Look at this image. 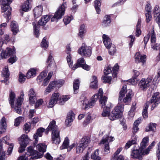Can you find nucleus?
I'll return each mask as SVG.
<instances>
[{
  "instance_id": "obj_1",
  "label": "nucleus",
  "mask_w": 160,
  "mask_h": 160,
  "mask_svg": "<svg viewBox=\"0 0 160 160\" xmlns=\"http://www.w3.org/2000/svg\"><path fill=\"white\" fill-rule=\"evenodd\" d=\"M103 92L102 88H100L98 93L93 95L91 101L88 104H86L84 109L85 110L88 108H91L95 104V102L100 97L99 102L101 104V107L104 108L102 115L103 117L108 116L109 118L111 120H114L118 119L121 118L122 114L123 109V105H117L114 109L110 113V108L107 106H104L107 101V98L103 96Z\"/></svg>"
},
{
  "instance_id": "obj_2",
  "label": "nucleus",
  "mask_w": 160,
  "mask_h": 160,
  "mask_svg": "<svg viewBox=\"0 0 160 160\" xmlns=\"http://www.w3.org/2000/svg\"><path fill=\"white\" fill-rule=\"evenodd\" d=\"M65 10V6L64 4H62L55 12L53 16H44L41 18L37 24L33 22L32 25L34 28V32L36 37H38L39 35L40 26H43L46 24L50 18L52 22H57L58 20L61 19L64 15Z\"/></svg>"
},
{
  "instance_id": "obj_3",
  "label": "nucleus",
  "mask_w": 160,
  "mask_h": 160,
  "mask_svg": "<svg viewBox=\"0 0 160 160\" xmlns=\"http://www.w3.org/2000/svg\"><path fill=\"white\" fill-rule=\"evenodd\" d=\"M136 136L134 137L133 139L131 140V148H132V152L131 156L132 158L138 159V160H142V156L145 155V149L148 145V137L144 138L141 143L140 148L137 143Z\"/></svg>"
},
{
  "instance_id": "obj_4",
  "label": "nucleus",
  "mask_w": 160,
  "mask_h": 160,
  "mask_svg": "<svg viewBox=\"0 0 160 160\" xmlns=\"http://www.w3.org/2000/svg\"><path fill=\"white\" fill-rule=\"evenodd\" d=\"M37 149L39 152L33 149V147L30 146L28 148L27 152L24 155L20 156L18 160H28V156H31L29 160H33L41 158L43 153L46 151L47 146L45 144H39L36 146Z\"/></svg>"
},
{
  "instance_id": "obj_5",
  "label": "nucleus",
  "mask_w": 160,
  "mask_h": 160,
  "mask_svg": "<svg viewBox=\"0 0 160 160\" xmlns=\"http://www.w3.org/2000/svg\"><path fill=\"white\" fill-rule=\"evenodd\" d=\"M49 131H51L52 132V142L56 144H59L60 142V131L58 127L56 124V121L54 120H53L50 122L46 129L45 133L47 134Z\"/></svg>"
},
{
  "instance_id": "obj_6",
  "label": "nucleus",
  "mask_w": 160,
  "mask_h": 160,
  "mask_svg": "<svg viewBox=\"0 0 160 160\" xmlns=\"http://www.w3.org/2000/svg\"><path fill=\"white\" fill-rule=\"evenodd\" d=\"M159 94L158 92L154 93L150 101L146 102L142 112V115L144 118H146L148 117L147 110L150 103H154L152 105L151 108V110H153L158 104L160 103V97H158Z\"/></svg>"
},
{
  "instance_id": "obj_7",
  "label": "nucleus",
  "mask_w": 160,
  "mask_h": 160,
  "mask_svg": "<svg viewBox=\"0 0 160 160\" xmlns=\"http://www.w3.org/2000/svg\"><path fill=\"white\" fill-rule=\"evenodd\" d=\"M69 98L70 97L68 95L62 96L61 97L59 96L58 93H54L52 95L48 107L49 108L52 107L58 101H59V103L60 105H63L65 102L68 101Z\"/></svg>"
},
{
  "instance_id": "obj_8",
  "label": "nucleus",
  "mask_w": 160,
  "mask_h": 160,
  "mask_svg": "<svg viewBox=\"0 0 160 160\" xmlns=\"http://www.w3.org/2000/svg\"><path fill=\"white\" fill-rule=\"evenodd\" d=\"M12 1V0H3L2 2V8L5 12L3 16L7 19L8 22L11 18V10L12 9L9 5Z\"/></svg>"
},
{
  "instance_id": "obj_9",
  "label": "nucleus",
  "mask_w": 160,
  "mask_h": 160,
  "mask_svg": "<svg viewBox=\"0 0 160 160\" xmlns=\"http://www.w3.org/2000/svg\"><path fill=\"white\" fill-rule=\"evenodd\" d=\"M90 141V138L88 137L85 136L82 138L79 143L77 144L76 153H79L82 152L84 150L88 147Z\"/></svg>"
},
{
  "instance_id": "obj_10",
  "label": "nucleus",
  "mask_w": 160,
  "mask_h": 160,
  "mask_svg": "<svg viewBox=\"0 0 160 160\" xmlns=\"http://www.w3.org/2000/svg\"><path fill=\"white\" fill-rule=\"evenodd\" d=\"M127 86L124 85L122 87L121 91L119 92V96L118 98V105L119 104V106L120 105H124L122 103H121L122 102H123L124 103L126 104L128 101L130 99V92H128V95H126L125 98L123 99V97H124L126 92L127 90Z\"/></svg>"
},
{
  "instance_id": "obj_11",
  "label": "nucleus",
  "mask_w": 160,
  "mask_h": 160,
  "mask_svg": "<svg viewBox=\"0 0 160 160\" xmlns=\"http://www.w3.org/2000/svg\"><path fill=\"white\" fill-rule=\"evenodd\" d=\"M18 141L20 145L18 152H22L25 150V148L29 142L30 139L27 135L24 134L18 138Z\"/></svg>"
},
{
  "instance_id": "obj_12",
  "label": "nucleus",
  "mask_w": 160,
  "mask_h": 160,
  "mask_svg": "<svg viewBox=\"0 0 160 160\" xmlns=\"http://www.w3.org/2000/svg\"><path fill=\"white\" fill-rule=\"evenodd\" d=\"M114 139L113 137H109L107 135H105L103 137L100 142L101 143H105L104 148V154H107L110 152V148L108 142L113 141Z\"/></svg>"
},
{
  "instance_id": "obj_13",
  "label": "nucleus",
  "mask_w": 160,
  "mask_h": 160,
  "mask_svg": "<svg viewBox=\"0 0 160 160\" xmlns=\"http://www.w3.org/2000/svg\"><path fill=\"white\" fill-rule=\"evenodd\" d=\"M78 53L81 55L87 57L90 56L92 54V48L87 46L84 44H82L81 47L78 50Z\"/></svg>"
},
{
  "instance_id": "obj_14",
  "label": "nucleus",
  "mask_w": 160,
  "mask_h": 160,
  "mask_svg": "<svg viewBox=\"0 0 160 160\" xmlns=\"http://www.w3.org/2000/svg\"><path fill=\"white\" fill-rule=\"evenodd\" d=\"M15 48H13L12 49L8 48L5 51H2L0 56V58L2 59L3 58H7L10 56H12L13 54L15 53Z\"/></svg>"
},
{
  "instance_id": "obj_15",
  "label": "nucleus",
  "mask_w": 160,
  "mask_h": 160,
  "mask_svg": "<svg viewBox=\"0 0 160 160\" xmlns=\"http://www.w3.org/2000/svg\"><path fill=\"white\" fill-rule=\"evenodd\" d=\"M112 72V70L109 67H106L104 70V73L106 76H102V78L104 80V83H111L112 78L111 76H107V75L110 73Z\"/></svg>"
},
{
  "instance_id": "obj_16",
  "label": "nucleus",
  "mask_w": 160,
  "mask_h": 160,
  "mask_svg": "<svg viewBox=\"0 0 160 160\" xmlns=\"http://www.w3.org/2000/svg\"><path fill=\"white\" fill-rule=\"evenodd\" d=\"M153 14L154 18H156L155 21L158 24L160 29V9L158 5H156L154 7L153 10Z\"/></svg>"
},
{
  "instance_id": "obj_17",
  "label": "nucleus",
  "mask_w": 160,
  "mask_h": 160,
  "mask_svg": "<svg viewBox=\"0 0 160 160\" xmlns=\"http://www.w3.org/2000/svg\"><path fill=\"white\" fill-rule=\"evenodd\" d=\"M133 73L132 77L131 78V85H136L138 84L139 81V79L137 78L140 75V72L138 71L133 70Z\"/></svg>"
},
{
  "instance_id": "obj_18",
  "label": "nucleus",
  "mask_w": 160,
  "mask_h": 160,
  "mask_svg": "<svg viewBox=\"0 0 160 160\" xmlns=\"http://www.w3.org/2000/svg\"><path fill=\"white\" fill-rule=\"evenodd\" d=\"M45 131V129L43 128H40L37 130L35 134L33 135V138L35 140L34 144L37 143L38 141V136L41 137L42 136V133Z\"/></svg>"
},
{
  "instance_id": "obj_19",
  "label": "nucleus",
  "mask_w": 160,
  "mask_h": 160,
  "mask_svg": "<svg viewBox=\"0 0 160 160\" xmlns=\"http://www.w3.org/2000/svg\"><path fill=\"white\" fill-rule=\"evenodd\" d=\"M103 42L106 48H109L112 45L111 42V40L108 35L104 34L102 35Z\"/></svg>"
},
{
  "instance_id": "obj_20",
  "label": "nucleus",
  "mask_w": 160,
  "mask_h": 160,
  "mask_svg": "<svg viewBox=\"0 0 160 160\" xmlns=\"http://www.w3.org/2000/svg\"><path fill=\"white\" fill-rule=\"evenodd\" d=\"M75 114L72 111H70L67 114V118L65 120L67 125L69 126V124L72 122L75 118Z\"/></svg>"
},
{
  "instance_id": "obj_21",
  "label": "nucleus",
  "mask_w": 160,
  "mask_h": 160,
  "mask_svg": "<svg viewBox=\"0 0 160 160\" xmlns=\"http://www.w3.org/2000/svg\"><path fill=\"white\" fill-rule=\"evenodd\" d=\"M42 8L41 6L35 7L33 10L35 18H37L41 16L42 14Z\"/></svg>"
},
{
  "instance_id": "obj_22",
  "label": "nucleus",
  "mask_w": 160,
  "mask_h": 160,
  "mask_svg": "<svg viewBox=\"0 0 160 160\" xmlns=\"http://www.w3.org/2000/svg\"><path fill=\"white\" fill-rule=\"evenodd\" d=\"M9 102L12 108L14 107V102L15 98V93L13 92L12 90H9Z\"/></svg>"
},
{
  "instance_id": "obj_23",
  "label": "nucleus",
  "mask_w": 160,
  "mask_h": 160,
  "mask_svg": "<svg viewBox=\"0 0 160 160\" xmlns=\"http://www.w3.org/2000/svg\"><path fill=\"white\" fill-rule=\"evenodd\" d=\"M140 88L142 90L145 91L149 87V84H148L145 78H142L139 83Z\"/></svg>"
},
{
  "instance_id": "obj_24",
  "label": "nucleus",
  "mask_w": 160,
  "mask_h": 160,
  "mask_svg": "<svg viewBox=\"0 0 160 160\" xmlns=\"http://www.w3.org/2000/svg\"><path fill=\"white\" fill-rule=\"evenodd\" d=\"M52 56L51 55L49 56L47 62V63H49V64L48 65L47 68H52V70H54L56 69V66L54 61L52 60Z\"/></svg>"
},
{
  "instance_id": "obj_25",
  "label": "nucleus",
  "mask_w": 160,
  "mask_h": 160,
  "mask_svg": "<svg viewBox=\"0 0 160 160\" xmlns=\"http://www.w3.org/2000/svg\"><path fill=\"white\" fill-rule=\"evenodd\" d=\"M142 118H138L137 120H136L133 124V126L132 128V132L133 133L134 136L135 135V133L136 132L139 130L138 128V125L140 123L141 121Z\"/></svg>"
},
{
  "instance_id": "obj_26",
  "label": "nucleus",
  "mask_w": 160,
  "mask_h": 160,
  "mask_svg": "<svg viewBox=\"0 0 160 160\" xmlns=\"http://www.w3.org/2000/svg\"><path fill=\"white\" fill-rule=\"evenodd\" d=\"M85 63V62L84 58H81L77 61V62L74 65L72 69L74 70L79 67H81L82 65Z\"/></svg>"
},
{
  "instance_id": "obj_27",
  "label": "nucleus",
  "mask_w": 160,
  "mask_h": 160,
  "mask_svg": "<svg viewBox=\"0 0 160 160\" xmlns=\"http://www.w3.org/2000/svg\"><path fill=\"white\" fill-rule=\"evenodd\" d=\"M141 21L140 19L138 20L136 27L135 31V36L137 37H139L141 34L142 31L141 30Z\"/></svg>"
},
{
  "instance_id": "obj_28",
  "label": "nucleus",
  "mask_w": 160,
  "mask_h": 160,
  "mask_svg": "<svg viewBox=\"0 0 160 160\" xmlns=\"http://www.w3.org/2000/svg\"><path fill=\"white\" fill-rule=\"evenodd\" d=\"M10 27L11 31L14 35H16L18 32V26L16 22L12 21Z\"/></svg>"
},
{
  "instance_id": "obj_29",
  "label": "nucleus",
  "mask_w": 160,
  "mask_h": 160,
  "mask_svg": "<svg viewBox=\"0 0 160 160\" xmlns=\"http://www.w3.org/2000/svg\"><path fill=\"white\" fill-rule=\"evenodd\" d=\"M86 32V29L85 27V25L84 24H82L79 28L78 36L82 38H83Z\"/></svg>"
},
{
  "instance_id": "obj_30",
  "label": "nucleus",
  "mask_w": 160,
  "mask_h": 160,
  "mask_svg": "<svg viewBox=\"0 0 160 160\" xmlns=\"http://www.w3.org/2000/svg\"><path fill=\"white\" fill-rule=\"evenodd\" d=\"M32 0H27L25 2L22 6V10L23 11L27 12L31 8V5L29 3V1H31Z\"/></svg>"
},
{
  "instance_id": "obj_31",
  "label": "nucleus",
  "mask_w": 160,
  "mask_h": 160,
  "mask_svg": "<svg viewBox=\"0 0 160 160\" xmlns=\"http://www.w3.org/2000/svg\"><path fill=\"white\" fill-rule=\"evenodd\" d=\"M93 81L90 83V86L91 88L94 89L98 88V80L96 76H92Z\"/></svg>"
},
{
  "instance_id": "obj_32",
  "label": "nucleus",
  "mask_w": 160,
  "mask_h": 160,
  "mask_svg": "<svg viewBox=\"0 0 160 160\" xmlns=\"http://www.w3.org/2000/svg\"><path fill=\"white\" fill-rule=\"evenodd\" d=\"M80 81L78 79H76L74 81L73 83V88L74 93L75 94L78 93V90L79 88Z\"/></svg>"
},
{
  "instance_id": "obj_33",
  "label": "nucleus",
  "mask_w": 160,
  "mask_h": 160,
  "mask_svg": "<svg viewBox=\"0 0 160 160\" xmlns=\"http://www.w3.org/2000/svg\"><path fill=\"white\" fill-rule=\"evenodd\" d=\"M101 0H96L94 1V6L98 14H99L101 12L100 7L101 5Z\"/></svg>"
},
{
  "instance_id": "obj_34",
  "label": "nucleus",
  "mask_w": 160,
  "mask_h": 160,
  "mask_svg": "<svg viewBox=\"0 0 160 160\" xmlns=\"http://www.w3.org/2000/svg\"><path fill=\"white\" fill-rule=\"evenodd\" d=\"M156 124L151 122L146 128L145 131H155L156 130Z\"/></svg>"
},
{
  "instance_id": "obj_35",
  "label": "nucleus",
  "mask_w": 160,
  "mask_h": 160,
  "mask_svg": "<svg viewBox=\"0 0 160 160\" xmlns=\"http://www.w3.org/2000/svg\"><path fill=\"white\" fill-rule=\"evenodd\" d=\"M53 72H50L48 74V76L47 78H45L44 79L43 81L42 82V85L45 86H46L48 84L49 82V80L51 78L52 76V75Z\"/></svg>"
},
{
  "instance_id": "obj_36",
  "label": "nucleus",
  "mask_w": 160,
  "mask_h": 160,
  "mask_svg": "<svg viewBox=\"0 0 160 160\" xmlns=\"http://www.w3.org/2000/svg\"><path fill=\"white\" fill-rule=\"evenodd\" d=\"M36 74V70L35 69L32 68L29 70L27 74V77L28 78L35 76Z\"/></svg>"
},
{
  "instance_id": "obj_37",
  "label": "nucleus",
  "mask_w": 160,
  "mask_h": 160,
  "mask_svg": "<svg viewBox=\"0 0 160 160\" xmlns=\"http://www.w3.org/2000/svg\"><path fill=\"white\" fill-rule=\"evenodd\" d=\"M151 48L153 50H158L159 49V55L158 56L159 60H160V44L158 43H154L151 44Z\"/></svg>"
},
{
  "instance_id": "obj_38",
  "label": "nucleus",
  "mask_w": 160,
  "mask_h": 160,
  "mask_svg": "<svg viewBox=\"0 0 160 160\" xmlns=\"http://www.w3.org/2000/svg\"><path fill=\"white\" fill-rule=\"evenodd\" d=\"M111 22V20L110 18V16L109 15H106L104 17L103 20L102 22L103 24L105 25V26L108 25Z\"/></svg>"
},
{
  "instance_id": "obj_39",
  "label": "nucleus",
  "mask_w": 160,
  "mask_h": 160,
  "mask_svg": "<svg viewBox=\"0 0 160 160\" xmlns=\"http://www.w3.org/2000/svg\"><path fill=\"white\" fill-rule=\"evenodd\" d=\"M47 73L46 71H43L41 72L37 78V81L40 82L43 81L45 77L47 76Z\"/></svg>"
},
{
  "instance_id": "obj_40",
  "label": "nucleus",
  "mask_w": 160,
  "mask_h": 160,
  "mask_svg": "<svg viewBox=\"0 0 160 160\" xmlns=\"http://www.w3.org/2000/svg\"><path fill=\"white\" fill-rule=\"evenodd\" d=\"M99 150L97 149L95 151L94 153L92 154L91 155V158L92 159H96L98 160H100V157L98 156L99 154Z\"/></svg>"
},
{
  "instance_id": "obj_41",
  "label": "nucleus",
  "mask_w": 160,
  "mask_h": 160,
  "mask_svg": "<svg viewBox=\"0 0 160 160\" xmlns=\"http://www.w3.org/2000/svg\"><path fill=\"white\" fill-rule=\"evenodd\" d=\"M152 9V7L150 3L149 2H147V4L145 5V12L146 13H152L151 10Z\"/></svg>"
},
{
  "instance_id": "obj_42",
  "label": "nucleus",
  "mask_w": 160,
  "mask_h": 160,
  "mask_svg": "<svg viewBox=\"0 0 160 160\" xmlns=\"http://www.w3.org/2000/svg\"><path fill=\"white\" fill-rule=\"evenodd\" d=\"M69 144V140L68 137H66L62 146L60 147L61 149H63L68 148Z\"/></svg>"
},
{
  "instance_id": "obj_43",
  "label": "nucleus",
  "mask_w": 160,
  "mask_h": 160,
  "mask_svg": "<svg viewBox=\"0 0 160 160\" xmlns=\"http://www.w3.org/2000/svg\"><path fill=\"white\" fill-rule=\"evenodd\" d=\"M41 45L42 48H47L48 46V42L46 40L45 37H44L42 39L41 42Z\"/></svg>"
},
{
  "instance_id": "obj_44",
  "label": "nucleus",
  "mask_w": 160,
  "mask_h": 160,
  "mask_svg": "<svg viewBox=\"0 0 160 160\" xmlns=\"http://www.w3.org/2000/svg\"><path fill=\"white\" fill-rule=\"evenodd\" d=\"M73 16L71 15L70 17L65 16L63 19V21L64 24L66 25L69 23L73 19Z\"/></svg>"
},
{
  "instance_id": "obj_45",
  "label": "nucleus",
  "mask_w": 160,
  "mask_h": 160,
  "mask_svg": "<svg viewBox=\"0 0 160 160\" xmlns=\"http://www.w3.org/2000/svg\"><path fill=\"white\" fill-rule=\"evenodd\" d=\"M2 74V75L3 76L4 78L9 79L10 74L8 69V68H4Z\"/></svg>"
},
{
  "instance_id": "obj_46",
  "label": "nucleus",
  "mask_w": 160,
  "mask_h": 160,
  "mask_svg": "<svg viewBox=\"0 0 160 160\" xmlns=\"http://www.w3.org/2000/svg\"><path fill=\"white\" fill-rule=\"evenodd\" d=\"M145 14L146 18V22L148 23L152 18V13L145 12Z\"/></svg>"
},
{
  "instance_id": "obj_47",
  "label": "nucleus",
  "mask_w": 160,
  "mask_h": 160,
  "mask_svg": "<svg viewBox=\"0 0 160 160\" xmlns=\"http://www.w3.org/2000/svg\"><path fill=\"white\" fill-rule=\"evenodd\" d=\"M26 76L21 72H20L19 77V81L21 83L24 82L25 80Z\"/></svg>"
},
{
  "instance_id": "obj_48",
  "label": "nucleus",
  "mask_w": 160,
  "mask_h": 160,
  "mask_svg": "<svg viewBox=\"0 0 160 160\" xmlns=\"http://www.w3.org/2000/svg\"><path fill=\"white\" fill-rule=\"evenodd\" d=\"M109 49V53L110 55H113L116 53V49L115 45L113 44Z\"/></svg>"
},
{
  "instance_id": "obj_49",
  "label": "nucleus",
  "mask_w": 160,
  "mask_h": 160,
  "mask_svg": "<svg viewBox=\"0 0 160 160\" xmlns=\"http://www.w3.org/2000/svg\"><path fill=\"white\" fill-rule=\"evenodd\" d=\"M155 141H153L151 143L150 145L148 146L147 149H145V154H147L149 152V151L150 149H151L152 147L155 145Z\"/></svg>"
},
{
  "instance_id": "obj_50",
  "label": "nucleus",
  "mask_w": 160,
  "mask_h": 160,
  "mask_svg": "<svg viewBox=\"0 0 160 160\" xmlns=\"http://www.w3.org/2000/svg\"><path fill=\"white\" fill-rule=\"evenodd\" d=\"M22 117H19L15 120L14 125L16 126H18L19 125L22 120Z\"/></svg>"
},
{
  "instance_id": "obj_51",
  "label": "nucleus",
  "mask_w": 160,
  "mask_h": 160,
  "mask_svg": "<svg viewBox=\"0 0 160 160\" xmlns=\"http://www.w3.org/2000/svg\"><path fill=\"white\" fill-rule=\"evenodd\" d=\"M43 100L42 99H40L37 101L35 105V108H38L40 105H42L43 102Z\"/></svg>"
},
{
  "instance_id": "obj_52",
  "label": "nucleus",
  "mask_w": 160,
  "mask_h": 160,
  "mask_svg": "<svg viewBox=\"0 0 160 160\" xmlns=\"http://www.w3.org/2000/svg\"><path fill=\"white\" fill-rule=\"evenodd\" d=\"M23 100V98H21V97L18 98L16 103V106H21Z\"/></svg>"
},
{
  "instance_id": "obj_53",
  "label": "nucleus",
  "mask_w": 160,
  "mask_h": 160,
  "mask_svg": "<svg viewBox=\"0 0 160 160\" xmlns=\"http://www.w3.org/2000/svg\"><path fill=\"white\" fill-rule=\"evenodd\" d=\"M24 129L26 133H28L30 130V124H28L27 123H26L24 125Z\"/></svg>"
},
{
  "instance_id": "obj_54",
  "label": "nucleus",
  "mask_w": 160,
  "mask_h": 160,
  "mask_svg": "<svg viewBox=\"0 0 160 160\" xmlns=\"http://www.w3.org/2000/svg\"><path fill=\"white\" fill-rule=\"evenodd\" d=\"M2 150L0 152V160H6L5 152Z\"/></svg>"
},
{
  "instance_id": "obj_55",
  "label": "nucleus",
  "mask_w": 160,
  "mask_h": 160,
  "mask_svg": "<svg viewBox=\"0 0 160 160\" xmlns=\"http://www.w3.org/2000/svg\"><path fill=\"white\" fill-rule=\"evenodd\" d=\"M13 146L14 145L13 143H11L9 144V147L8 148L7 151L8 154H10L12 153Z\"/></svg>"
},
{
  "instance_id": "obj_56",
  "label": "nucleus",
  "mask_w": 160,
  "mask_h": 160,
  "mask_svg": "<svg viewBox=\"0 0 160 160\" xmlns=\"http://www.w3.org/2000/svg\"><path fill=\"white\" fill-rule=\"evenodd\" d=\"M150 36V35L149 34H148L147 36H146L144 38L143 41L144 42V44H145L144 48H145V47L146 46V44H147V42L148 41Z\"/></svg>"
},
{
  "instance_id": "obj_57",
  "label": "nucleus",
  "mask_w": 160,
  "mask_h": 160,
  "mask_svg": "<svg viewBox=\"0 0 160 160\" xmlns=\"http://www.w3.org/2000/svg\"><path fill=\"white\" fill-rule=\"evenodd\" d=\"M21 107V106H15L14 108V109L15 110L16 112L19 114H22V110Z\"/></svg>"
},
{
  "instance_id": "obj_58",
  "label": "nucleus",
  "mask_w": 160,
  "mask_h": 160,
  "mask_svg": "<svg viewBox=\"0 0 160 160\" xmlns=\"http://www.w3.org/2000/svg\"><path fill=\"white\" fill-rule=\"evenodd\" d=\"M157 156L158 160H160V143L158 145L157 150Z\"/></svg>"
},
{
  "instance_id": "obj_59",
  "label": "nucleus",
  "mask_w": 160,
  "mask_h": 160,
  "mask_svg": "<svg viewBox=\"0 0 160 160\" xmlns=\"http://www.w3.org/2000/svg\"><path fill=\"white\" fill-rule=\"evenodd\" d=\"M28 94L29 97H36L35 92L32 88H31L29 91Z\"/></svg>"
},
{
  "instance_id": "obj_60",
  "label": "nucleus",
  "mask_w": 160,
  "mask_h": 160,
  "mask_svg": "<svg viewBox=\"0 0 160 160\" xmlns=\"http://www.w3.org/2000/svg\"><path fill=\"white\" fill-rule=\"evenodd\" d=\"M35 100L36 97L31 96L29 97V101L31 104H34Z\"/></svg>"
},
{
  "instance_id": "obj_61",
  "label": "nucleus",
  "mask_w": 160,
  "mask_h": 160,
  "mask_svg": "<svg viewBox=\"0 0 160 160\" xmlns=\"http://www.w3.org/2000/svg\"><path fill=\"white\" fill-rule=\"evenodd\" d=\"M57 85L58 86V87H61L62 86L64 83V81L63 80H58L56 81Z\"/></svg>"
},
{
  "instance_id": "obj_62",
  "label": "nucleus",
  "mask_w": 160,
  "mask_h": 160,
  "mask_svg": "<svg viewBox=\"0 0 160 160\" xmlns=\"http://www.w3.org/2000/svg\"><path fill=\"white\" fill-rule=\"evenodd\" d=\"M49 87H50L51 89H54V88L57 86L56 82L53 81L51 82L49 84Z\"/></svg>"
},
{
  "instance_id": "obj_63",
  "label": "nucleus",
  "mask_w": 160,
  "mask_h": 160,
  "mask_svg": "<svg viewBox=\"0 0 160 160\" xmlns=\"http://www.w3.org/2000/svg\"><path fill=\"white\" fill-rule=\"evenodd\" d=\"M81 67L87 71H89L91 68L90 66L86 64L85 63L82 65Z\"/></svg>"
},
{
  "instance_id": "obj_64",
  "label": "nucleus",
  "mask_w": 160,
  "mask_h": 160,
  "mask_svg": "<svg viewBox=\"0 0 160 160\" xmlns=\"http://www.w3.org/2000/svg\"><path fill=\"white\" fill-rule=\"evenodd\" d=\"M17 60L16 57V56L13 57H11L8 60V61L9 63L13 64Z\"/></svg>"
}]
</instances>
